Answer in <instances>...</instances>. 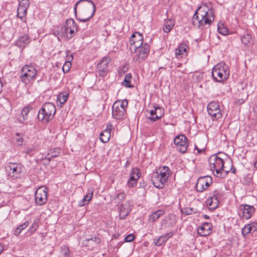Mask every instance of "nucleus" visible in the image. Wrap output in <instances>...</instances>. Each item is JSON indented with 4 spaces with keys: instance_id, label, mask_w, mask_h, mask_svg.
<instances>
[{
    "instance_id": "f257e3e1",
    "label": "nucleus",
    "mask_w": 257,
    "mask_h": 257,
    "mask_svg": "<svg viewBox=\"0 0 257 257\" xmlns=\"http://www.w3.org/2000/svg\"><path fill=\"white\" fill-rule=\"evenodd\" d=\"M214 19L213 10L206 4L198 8L193 17V24L199 29L210 27Z\"/></svg>"
},
{
    "instance_id": "f03ea898",
    "label": "nucleus",
    "mask_w": 257,
    "mask_h": 257,
    "mask_svg": "<svg viewBox=\"0 0 257 257\" xmlns=\"http://www.w3.org/2000/svg\"><path fill=\"white\" fill-rule=\"evenodd\" d=\"M171 175V171L167 166L160 167L152 174L151 180L158 188H162L168 182Z\"/></svg>"
},
{
    "instance_id": "7ed1b4c3",
    "label": "nucleus",
    "mask_w": 257,
    "mask_h": 257,
    "mask_svg": "<svg viewBox=\"0 0 257 257\" xmlns=\"http://www.w3.org/2000/svg\"><path fill=\"white\" fill-rule=\"evenodd\" d=\"M209 164L210 169L213 172L217 177H224L228 173L229 170L226 169V166H224V162L223 159L216 154L212 155L209 159Z\"/></svg>"
},
{
    "instance_id": "20e7f679",
    "label": "nucleus",
    "mask_w": 257,
    "mask_h": 257,
    "mask_svg": "<svg viewBox=\"0 0 257 257\" xmlns=\"http://www.w3.org/2000/svg\"><path fill=\"white\" fill-rule=\"evenodd\" d=\"M77 7L87 16V18L81 20L84 22L89 20L93 17L95 11V4L90 0H80L75 5V11H76Z\"/></svg>"
},
{
    "instance_id": "39448f33",
    "label": "nucleus",
    "mask_w": 257,
    "mask_h": 257,
    "mask_svg": "<svg viewBox=\"0 0 257 257\" xmlns=\"http://www.w3.org/2000/svg\"><path fill=\"white\" fill-rule=\"evenodd\" d=\"M56 113L55 105L51 102L44 104L43 107L39 110L38 117L43 122L46 123L51 120Z\"/></svg>"
},
{
    "instance_id": "423d86ee",
    "label": "nucleus",
    "mask_w": 257,
    "mask_h": 257,
    "mask_svg": "<svg viewBox=\"0 0 257 257\" xmlns=\"http://www.w3.org/2000/svg\"><path fill=\"white\" fill-rule=\"evenodd\" d=\"M212 76L217 82H221L226 80L229 76L228 66L223 62L215 65L212 70Z\"/></svg>"
},
{
    "instance_id": "0eeeda50",
    "label": "nucleus",
    "mask_w": 257,
    "mask_h": 257,
    "mask_svg": "<svg viewBox=\"0 0 257 257\" xmlns=\"http://www.w3.org/2000/svg\"><path fill=\"white\" fill-rule=\"evenodd\" d=\"M37 69L31 65H26L21 69L20 79L25 85H31L36 78Z\"/></svg>"
},
{
    "instance_id": "6e6552de",
    "label": "nucleus",
    "mask_w": 257,
    "mask_h": 257,
    "mask_svg": "<svg viewBox=\"0 0 257 257\" xmlns=\"http://www.w3.org/2000/svg\"><path fill=\"white\" fill-rule=\"evenodd\" d=\"M128 105L127 99L117 100L112 106V116L115 119H123Z\"/></svg>"
},
{
    "instance_id": "1a4fd4ad",
    "label": "nucleus",
    "mask_w": 257,
    "mask_h": 257,
    "mask_svg": "<svg viewBox=\"0 0 257 257\" xmlns=\"http://www.w3.org/2000/svg\"><path fill=\"white\" fill-rule=\"evenodd\" d=\"M150 46L145 43L142 46L134 48L133 52V60L134 62L141 63L145 60L150 52Z\"/></svg>"
},
{
    "instance_id": "9d476101",
    "label": "nucleus",
    "mask_w": 257,
    "mask_h": 257,
    "mask_svg": "<svg viewBox=\"0 0 257 257\" xmlns=\"http://www.w3.org/2000/svg\"><path fill=\"white\" fill-rule=\"evenodd\" d=\"M221 197V191L219 190H215L210 192L209 196L206 201L208 209L211 210L216 209L218 207L219 200Z\"/></svg>"
},
{
    "instance_id": "9b49d317",
    "label": "nucleus",
    "mask_w": 257,
    "mask_h": 257,
    "mask_svg": "<svg viewBox=\"0 0 257 257\" xmlns=\"http://www.w3.org/2000/svg\"><path fill=\"white\" fill-rule=\"evenodd\" d=\"M77 30V25L72 19L67 20L62 28V33L69 39L74 36Z\"/></svg>"
},
{
    "instance_id": "f8f14e48",
    "label": "nucleus",
    "mask_w": 257,
    "mask_h": 257,
    "mask_svg": "<svg viewBox=\"0 0 257 257\" xmlns=\"http://www.w3.org/2000/svg\"><path fill=\"white\" fill-rule=\"evenodd\" d=\"M48 189L44 186L39 187L35 192L36 203L40 206L45 204L48 200Z\"/></svg>"
},
{
    "instance_id": "ddd939ff",
    "label": "nucleus",
    "mask_w": 257,
    "mask_h": 257,
    "mask_svg": "<svg viewBox=\"0 0 257 257\" xmlns=\"http://www.w3.org/2000/svg\"><path fill=\"white\" fill-rule=\"evenodd\" d=\"M207 111L213 119H218L222 116L218 102H210L207 105Z\"/></svg>"
},
{
    "instance_id": "4468645a",
    "label": "nucleus",
    "mask_w": 257,
    "mask_h": 257,
    "mask_svg": "<svg viewBox=\"0 0 257 257\" xmlns=\"http://www.w3.org/2000/svg\"><path fill=\"white\" fill-rule=\"evenodd\" d=\"M255 210L254 207L252 205L241 204L239 206L238 214L241 218L248 219L251 217Z\"/></svg>"
},
{
    "instance_id": "2eb2a0df",
    "label": "nucleus",
    "mask_w": 257,
    "mask_h": 257,
    "mask_svg": "<svg viewBox=\"0 0 257 257\" xmlns=\"http://www.w3.org/2000/svg\"><path fill=\"white\" fill-rule=\"evenodd\" d=\"M174 142L181 153L184 154L186 152L189 144L188 139L186 136L183 135H179L174 138Z\"/></svg>"
},
{
    "instance_id": "dca6fc26",
    "label": "nucleus",
    "mask_w": 257,
    "mask_h": 257,
    "mask_svg": "<svg viewBox=\"0 0 257 257\" xmlns=\"http://www.w3.org/2000/svg\"><path fill=\"white\" fill-rule=\"evenodd\" d=\"M130 45L131 52H133L134 48L143 46L144 44L142 34L139 32L133 33L130 39Z\"/></svg>"
},
{
    "instance_id": "f3484780",
    "label": "nucleus",
    "mask_w": 257,
    "mask_h": 257,
    "mask_svg": "<svg viewBox=\"0 0 257 257\" xmlns=\"http://www.w3.org/2000/svg\"><path fill=\"white\" fill-rule=\"evenodd\" d=\"M212 179L210 176H204L200 177L196 185V190L198 192H203L212 184Z\"/></svg>"
},
{
    "instance_id": "a211bd4d",
    "label": "nucleus",
    "mask_w": 257,
    "mask_h": 257,
    "mask_svg": "<svg viewBox=\"0 0 257 257\" xmlns=\"http://www.w3.org/2000/svg\"><path fill=\"white\" fill-rule=\"evenodd\" d=\"M212 225L211 223L205 222L198 227V234L202 236L210 235L212 232Z\"/></svg>"
},
{
    "instance_id": "6ab92c4d",
    "label": "nucleus",
    "mask_w": 257,
    "mask_h": 257,
    "mask_svg": "<svg viewBox=\"0 0 257 257\" xmlns=\"http://www.w3.org/2000/svg\"><path fill=\"white\" fill-rule=\"evenodd\" d=\"M9 175L13 177L17 178L22 172L20 165L15 163H10L7 167Z\"/></svg>"
},
{
    "instance_id": "aec40b11",
    "label": "nucleus",
    "mask_w": 257,
    "mask_h": 257,
    "mask_svg": "<svg viewBox=\"0 0 257 257\" xmlns=\"http://www.w3.org/2000/svg\"><path fill=\"white\" fill-rule=\"evenodd\" d=\"M110 61L111 59L109 57H104L98 64L97 68L100 72V75H104V73L107 70L108 64Z\"/></svg>"
},
{
    "instance_id": "412c9836",
    "label": "nucleus",
    "mask_w": 257,
    "mask_h": 257,
    "mask_svg": "<svg viewBox=\"0 0 257 257\" xmlns=\"http://www.w3.org/2000/svg\"><path fill=\"white\" fill-rule=\"evenodd\" d=\"M112 128V125L111 123H108L106 128L102 132L99 136L100 141L105 143L108 142L110 138V133Z\"/></svg>"
},
{
    "instance_id": "4be33fe9",
    "label": "nucleus",
    "mask_w": 257,
    "mask_h": 257,
    "mask_svg": "<svg viewBox=\"0 0 257 257\" xmlns=\"http://www.w3.org/2000/svg\"><path fill=\"white\" fill-rule=\"evenodd\" d=\"M189 50V47L184 43L180 44L178 48L175 49V57L179 59L184 55H186Z\"/></svg>"
},
{
    "instance_id": "5701e85b",
    "label": "nucleus",
    "mask_w": 257,
    "mask_h": 257,
    "mask_svg": "<svg viewBox=\"0 0 257 257\" xmlns=\"http://www.w3.org/2000/svg\"><path fill=\"white\" fill-rule=\"evenodd\" d=\"M131 208L127 202H125L121 205L119 208V218L120 219H124L130 213Z\"/></svg>"
},
{
    "instance_id": "b1692460",
    "label": "nucleus",
    "mask_w": 257,
    "mask_h": 257,
    "mask_svg": "<svg viewBox=\"0 0 257 257\" xmlns=\"http://www.w3.org/2000/svg\"><path fill=\"white\" fill-rule=\"evenodd\" d=\"M257 230V223L252 222L245 225L242 229V234L246 236L248 234Z\"/></svg>"
},
{
    "instance_id": "393cba45",
    "label": "nucleus",
    "mask_w": 257,
    "mask_h": 257,
    "mask_svg": "<svg viewBox=\"0 0 257 257\" xmlns=\"http://www.w3.org/2000/svg\"><path fill=\"white\" fill-rule=\"evenodd\" d=\"M174 234L173 232H170L161 236L158 238L154 240L155 244L156 246H161L162 244L165 243L169 238L173 236Z\"/></svg>"
},
{
    "instance_id": "a878e982",
    "label": "nucleus",
    "mask_w": 257,
    "mask_h": 257,
    "mask_svg": "<svg viewBox=\"0 0 257 257\" xmlns=\"http://www.w3.org/2000/svg\"><path fill=\"white\" fill-rule=\"evenodd\" d=\"M101 240L99 237L96 236L90 238H87L83 241L82 244L85 246L93 247L98 244Z\"/></svg>"
},
{
    "instance_id": "bb28decb",
    "label": "nucleus",
    "mask_w": 257,
    "mask_h": 257,
    "mask_svg": "<svg viewBox=\"0 0 257 257\" xmlns=\"http://www.w3.org/2000/svg\"><path fill=\"white\" fill-rule=\"evenodd\" d=\"M30 42L28 36L24 35L20 37L16 42V45L20 48H24Z\"/></svg>"
},
{
    "instance_id": "cd10ccee",
    "label": "nucleus",
    "mask_w": 257,
    "mask_h": 257,
    "mask_svg": "<svg viewBox=\"0 0 257 257\" xmlns=\"http://www.w3.org/2000/svg\"><path fill=\"white\" fill-rule=\"evenodd\" d=\"M93 194V189L92 188H89L88 189V193L85 197L80 201L79 205L80 206H83L87 204L89 201L91 199Z\"/></svg>"
},
{
    "instance_id": "c85d7f7f",
    "label": "nucleus",
    "mask_w": 257,
    "mask_h": 257,
    "mask_svg": "<svg viewBox=\"0 0 257 257\" xmlns=\"http://www.w3.org/2000/svg\"><path fill=\"white\" fill-rule=\"evenodd\" d=\"M154 112L156 113L155 116H150L148 117L150 120L155 121L160 118L164 115V110L160 107H155Z\"/></svg>"
},
{
    "instance_id": "c756f323",
    "label": "nucleus",
    "mask_w": 257,
    "mask_h": 257,
    "mask_svg": "<svg viewBox=\"0 0 257 257\" xmlns=\"http://www.w3.org/2000/svg\"><path fill=\"white\" fill-rule=\"evenodd\" d=\"M175 25V21L173 19H169L165 21L163 31L165 33H169L174 27Z\"/></svg>"
},
{
    "instance_id": "7c9ffc66",
    "label": "nucleus",
    "mask_w": 257,
    "mask_h": 257,
    "mask_svg": "<svg viewBox=\"0 0 257 257\" xmlns=\"http://www.w3.org/2000/svg\"><path fill=\"white\" fill-rule=\"evenodd\" d=\"M32 107L30 106H26L24 107L21 111V117L20 119V121L22 123H25V121L28 119V113Z\"/></svg>"
},
{
    "instance_id": "2f4dec72",
    "label": "nucleus",
    "mask_w": 257,
    "mask_h": 257,
    "mask_svg": "<svg viewBox=\"0 0 257 257\" xmlns=\"http://www.w3.org/2000/svg\"><path fill=\"white\" fill-rule=\"evenodd\" d=\"M165 214V211L162 209H159L154 212L149 216V220L151 222H154L158 219L160 217L163 216Z\"/></svg>"
},
{
    "instance_id": "473e14b6",
    "label": "nucleus",
    "mask_w": 257,
    "mask_h": 257,
    "mask_svg": "<svg viewBox=\"0 0 257 257\" xmlns=\"http://www.w3.org/2000/svg\"><path fill=\"white\" fill-rule=\"evenodd\" d=\"M141 173L138 168H133L130 173V177L128 180H139Z\"/></svg>"
},
{
    "instance_id": "72a5a7b5",
    "label": "nucleus",
    "mask_w": 257,
    "mask_h": 257,
    "mask_svg": "<svg viewBox=\"0 0 257 257\" xmlns=\"http://www.w3.org/2000/svg\"><path fill=\"white\" fill-rule=\"evenodd\" d=\"M132 75L130 73L127 74L122 82V85L125 87L132 88L133 87V85L131 84L132 81Z\"/></svg>"
},
{
    "instance_id": "f704fd0d",
    "label": "nucleus",
    "mask_w": 257,
    "mask_h": 257,
    "mask_svg": "<svg viewBox=\"0 0 257 257\" xmlns=\"http://www.w3.org/2000/svg\"><path fill=\"white\" fill-rule=\"evenodd\" d=\"M30 224V221H27L23 224H20L18 226L15 230L14 234L16 235H19L22 231L27 228Z\"/></svg>"
},
{
    "instance_id": "c9c22d12",
    "label": "nucleus",
    "mask_w": 257,
    "mask_h": 257,
    "mask_svg": "<svg viewBox=\"0 0 257 257\" xmlns=\"http://www.w3.org/2000/svg\"><path fill=\"white\" fill-rule=\"evenodd\" d=\"M69 94L68 93H61L58 95L57 100V101H59L62 105L67 100Z\"/></svg>"
},
{
    "instance_id": "e433bc0d",
    "label": "nucleus",
    "mask_w": 257,
    "mask_h": 257,
    "mask_svg": "<svg viewBox=\"0 0 257 257\" xmlns=\"http://www.w3.org/2000/svg\"><path fill=\"white\" fill-rule=\"evenodd\" d=\"M70 250L66 245L62 246L60 251V257H69Z\"/></svg>"
},
{
    "instance_id": "4c0bfd02",
    "label": "nucleus",
    "mask_w": 257,
    "mask_h": 257,
    "mask_svg": "<svg viewBox=\"0 0 257 257\" xmlns=\"http://www.w3.org/2000/svg\"><path fill=\"white\" fill-rule=\"evenodd\" d=\"M27 13V9L25 8H22L21 6H19L17 9V16L22 19L25 17Z\"/></svg>"
},
{
    "instance_id": "58836bf2",
    "label": "nucleus",
    "mask_w": 257,
    "mask_h": 257,
    "mask_svg": "<svg viewBox=\"0 0 257 257\" xmlns=\"http://www.w3.org/2000/svg\"><path fill=\"white\" fill-rule=\"evenodd\" d=\"M125 197V193L124 192H120L116 195L113 200L115 203H120L123 201Z\"/></svg>"
},
{
    "instance_id": "ea45409f",
    "label": "nucleus",
    "mask_w": 257,
    "mask_h": 257,
    "mask_svg": "<svg viewBox=\"0 0 257 257\" xmlns=\"http://www.w3.org/2000/svg\"><path fill=\"white\" fill-rule=\"evenodd\" d=\"M251 39V35L249 34H246L242 36V37L241 38V41L242 44L246 45L250 43Z\"/></svg>"
},
{
    "instance_id": "a19ab883",
    "label": "nucleus",
    "mask_w": 257,
    "mask_h": 257,
    "mask_svg": "<svg viewBox=\"0 0 257 257\" xmlns=\"http://www.w3.org/2000/svg\"><path fill=\"white\" fill-rule=\"evenodd\" d=\"M39 226V221L37 219L34 220L31 226L28 230V231L30 232L31 233H34L38 228Z\"/></svg>"
},
{
    "instance_id": "79ce46f5",
    "label": "nucleus",
    "mask_w": 257,
    "mask_h": 257,
    "mask_svg": "<svg viewBox=\"0 0 257 257\" xmlns=\"http://www.w3.org/2000/svg\"><path fill=\"white\" fill-rule=\"evenodd\" d=\"M218 31L220 34L223 35H227L228 33L227 29L223 25H218Z\"/></svg>"
},
{
    "instance_id": "37998d69",
    "label": "nucleus",
    "mask_w": 257,
    "mask_h": 257,
    "mask_svg": "<svg viewBox=\"0 0 257 257\" xmlns=\"http://www.w3.org/2000/svg\"><path fill=\"white\" fill-rule=\"evenodd\" d=\"M15 136V139L17 144L19 146L22 145L24 141V139L22 136L19 133H17Z\"/></svg>"
},
{
    "instance_id": "c03bdc74",
    "label": "nucleus",
    "mask_w": 257,
    "mask_h": 257,
    "mask_svg": "<svg viewBox=\"0 0 257 257\" xmlns=\"http://www.w3.org/2000/svg\"><path fill=\"white\" fill-rule=\"evenodd\" d=\"M71 67V63H69L68 62H65L64 64L62 70L64 73L68 72Z\"/></svg>"
},
{
    "instance_id": "a18cd8bd",
    "label": "nucleus",
    "mask_w": 257,
    "mask_h": 257,
    "mask_svg": "<svg viewBox=\"0 0 257 257\" xmlns=\"http://www.w3.org/2000/svg\"><path fill=\"white\" fill-rule=\"evenodd\" d=\"M19 6H21L22 8H25L26 9H28L29 6V0H22L20 2Z\"/></svg>"
},
{
    "instance_id": "49530a36",
    "label": "nucleus",
    "mask_w": 257,
    "mask_h": 257,
    "mask_svg": "<svg viewBox=\"0 0 257 257\" xmlns=\"http://www.w3.org/2000/svg\"><path fill=\"white\" fill-rule=\"evenodd\" d=\"M138 180H127V186L129 188H134L137 185Z\"/></svg>"
},
{
    "instance_id": "de8ad7c7",
    "label": "nucleus",
    "mask_w": 257,
    "mask_h": 257,
    "mask_svg": "<svg viewBox=\"0 0 257 257\" xmlns=\"http://www.w3.org/2000/svg\"><path fill=\"white\" fill-rule=\"evenodd\" d=\"M73 59V56L72 54H70L69 51H66V62H68L69 63H71Z\"/></svg>"
},
{
    "instance_id": "09e8293b",
    "label": "nucleus",
    "mask_w": 257,
    "mask_h": 257,
    "mask_svg": "<svg viewBox=\"0 0 257 257\" xmlns=\"http://www.w3.org/2000/svg\"><path fill=\"white\" fill-rule=\"evenodd\" d=\"M182 212L186 215L192 214L193 210L191 208H185L182 209Z\"/></svg>"
},
{
    "instance_id": "8fccbe9b",
    "label": "nucleus",
    "mask_w": 257,
    "mask_h": 257,
    "mask_svg": "<svg viewBox=\"0 0 257 257\" xmlns=\"http://www.w3.org/2000/svg\"><path fill=\"white\" fill-rule=\"evenodd\" d=\"M135 239V236L133 234H130L127 235L124 238L125 242H131Z\"/></svg>"
},
{
    "instance_id": "3c124183",
    "label": "nucleus",
    "mask_w": 257,
    "mask_h": 257,
    "mask_svg": "<svg viewBox=\"0 0 257 257\" xmlns=\"http://www.w3.org/2000/svg\"><path fill=\"white\" fill-rule=\"evenodd\" d=\"M229 167H230V168L226 167V169L230 170L229 172H231L232 173L234 174L235 173L236 169L234 168H233V165L231 163H229Z\"/></svg>"
},
{
    "instance_id": "603ef678",
    "label": "nucleus",
    "mask_w": 257,
    "mask_h": 257,
    "mask_svg": "<svg viewBox=\"0 0 257 257\" xmlns=\"http://www.w3.org/2000/svg\"><path fill=\"white\" fill-rule=\"evenodd\" d=\"M34 149L33 148L28 147L26 149V153L30 155H33Z\"/></svg>"
},
{
    "instance_id": "864d4df0",
    "label": "nucleus",
    "mask_w": 257,
    "mask_h": 257,
    "mask_svg": "<svg viewBox=\"0 0 257 257\" xmlns=\"http://www.w3.org/2000/svg\"><path fill=\"white\" fill-rule=\"evenodd\" d=\"M150 114L151 115V116H154V115L156 116V113H155L154 109H152L150 111Z\"/></svg>"
},
{
    "instance_id": "5fc2aeb1",
    "label": "nucleus",
    "mask_w": 257,
    "mask_h": 257,
    "mask_svg": "<svg viewBox=\"0 0 257 257\" xmlns=\"http://www.w3.org/2000/svg\"><path fill=\"white\" fill-rule=\"evenodd\" d=\"M253 110L254 112L257 113V105L254 107Z\"/></svg>"
},
{
    "instance_id": "6e6d98bb",
    "label": "nucleus",
    "mask_w": 257,
    "mask_h": 257,
    "mask_svg": "<svg viewBox=\"0 0 257 257\" xmlns=\"http://www.w3.org/2000/svg\"><path fill=\"white\" fill-rule=\"evenodd\" d=\"M3 250V247L2 246V245H0V254L2 253Z\"/></svg>"
},
{
    "instance_id": "4d7b16f0",
    "label": "nucleus",
    "mask_w": 257,
    "mask_h": 257,
    "mask_svg": "<svg viewBox=\"0 0 257 257\" xmlns=\"http://www.w3.org/2000/svg\"><path fill=\"white\" fill-rule=\"evenodd\" d=\"M196 148L197 149V151H198V152L199 153H201V152H202L203 151V150H199V149H198V148H197V147H196Z\"/></svg>"
},
{
    "instance_id": "13d9d810",
    "label": "nucleus",
    "mask_w": 257,
    "mask_h": 257,
    "mask_svg": "<svg viewBox=\"0 0 257 257\" xmlns=\"http://www.w3.org/2000/svg\"><path fill=\"white\" fill-rule=\"evenodd\" d=\"M254 166L257 168V160L254 163Z\"/></svg>"
},
{
    "instance_id": "bf43d9fd",
    "label": "nucleus",
    "mask_w": 257,
    "mask_h": 257,
    "mask_svg": "<svg viewBox=\"0 0 257 257\" xmlns=\"http://www.w3.org/2000/svg\"><path fill=\"white\" fill-rule=\"evenodd\" d=\"M52 157H56L57 156V154H55V155H52Z\"/></svg>"
},
{
    "instance_id": "052dcab7",
    "label": "nucleus",
    "mask_w": 257,
    "mask_h": 257,
    "mask_svg": "<svg viewBox=\"0 0 257 257\" xmlns=\"http://www.w3.org/2000/svg\"><path fill=\"white\" fill-rule=\"evenodd\" d=\"M51 150H50V151H49V152L48 153V155H49V154H52V153H51Z\"/></svg>"
},
{
    "instance_id": "680f3d73",
    "label": "nucleus",
    "mask_w": 257,
    "mask_h": 257,
    "mask_svg": "<svg viewBox=\"0 0 257 257\" xmlns=\"http://www.w3.org/2000/svg\"><path fill=\"white\" fill-rule=\"evenodd\" d=\"M3 202L5 203V201L4 200H3Z\"/></svg>"
}]
</instances>
